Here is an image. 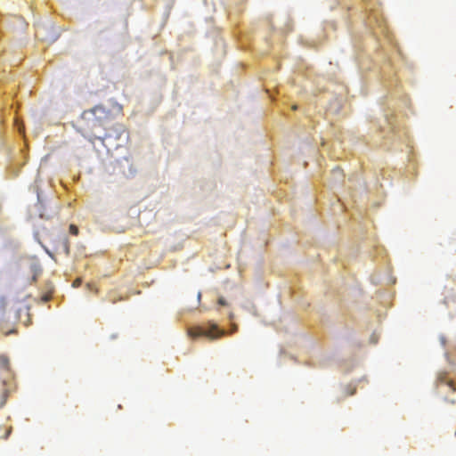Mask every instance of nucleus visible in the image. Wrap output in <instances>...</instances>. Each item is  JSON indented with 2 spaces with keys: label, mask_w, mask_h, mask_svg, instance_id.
<instances>
[{
  "label": "nucleus",
  "mask_w": 456,
  "mask_h": 456,
  "mask_svg": "<svg viewBox=\"0 0 456 456\" xmlns=\"http://www.w3.org/2000/svg\"><path fill=\"white\" fill-rule=\"evenodd\" d=\"M440 339H441L442 344L444 345V341H445L444 338V337H441V338H440Z\"/></svg>",
  "instance_id": "obj_17"
},
{
  "label": "nucleus",
  "mask_w": 456,
  "mask_h": 456,
  "mask_svg": "<svg viewBox=\"0 0 456 456\" xmlns=\"http://www.w3.org/2000/svg\"><path fill=\"white\" fill-rule=\"evenodd\" d=\"M81 118L86 122V126L93 132L101 127L98 120L96 119L94 107L83 111Z\"/></svg>",
  "instance_id": "obj_3"
},
{
  "label": "nucleus",
  "mask_w": 456,
  "mask_h": 456,
  "mask_svg": "<svg viewBox=\"0 0 456 456\" xmlns=\"http://www.w3.org/2000/svg\"><path fill=\"white\" fill-rule=\"evenodd\" d=\"M225 333V330L219 328L218 325L214 322H209L207 328L194 327L188 330V336L191 338L204 336L209 339H216L224 336Z\"/></svg>",
  "instance_id": "obj_2"
},
{
  "label": "nucleus",
  "mask_w": 456,
  "mask_h": 456,
  "mask_svg": "<svg viewBox=\"0 0 456 456\" xmlns=\"http://www.w3.org/2000/svg\"><path fill=\"white\" fill-rule=\"evenodd\" d=\"M69 229H70V232H71V233H73V234H75V235H76V234H77V232H78V228H77V226H75V225L71 224V225H70V227H69Z\"/></svg>",
  "instance_id": "obj_9"
},
{
  "label": "nucleus",
  "mask_w": 456,
  "mask_h": 456,
  "mask_svg": "<svg viewBox=\"0 0 456 456\" xmlns=\"http://www.w3.org/2000/svg\"><path fill=\"white\" fill-rule=\"evenodd\" d=\"M0 369H4L5 370H8L9 369V362L8 359L4 356H0Z\"/></svg>",
  "instance_id": "obj_7"
},
{
  "label": "nucleus",
  "mask_w": 456,
  "mask_h": 456,
  "mask_svg": "<svg viewBox=\"0 0 456 456\" xmlns=\"http://www.w3.org/2000/svg\"><path fill=\"white\" fill-rule=\"evenodd\" d=\"M114 128L117 131V133H118V134H121L122 132H124V126L120 124L115 125Z\"/></svg>",
  "instance_id": "obj_8"
},
{
  "label": "nucleus",
  "mask_w": 456,
  "mask_h": 456,
  "mask_svg": "<svg viewBox=\"0 0 456 456\" xmlns=\"http://www.w3.org/2000/svg\"><path fill=\"white\" fill-rule=\"evenodd\" d=\"M200 297H201V294H200V292H199V293H198V297H197V298H198V302H200Z\"/></svg>",
  "instance_id": "obj_16"
},
{
  "label": "nucleus",
  "mask_w": 456,
  "mask_h": 456,
  "mask_svg": "<svg viewBox=\"0 0 456 456\" xmlns=\"http://www.w3.org/2000/svg\"><path fill=\"white\" fill-rule=\"evenodd\" d=\"M39 216L43 219H50L51 218V215H47L45 214V212H40L39 213Z\"/></svg>",
  "instance_id": "obj_10"
},
{
  "label": "nucleus",
  "mask_w": 456,
  "mask_h": 456,
  "mask_svg": "<svg viewBox=\"0 0 456 456\" xmlns=\"http://www.w3.org/2000/svg\"><path fill=\"white\" fill-rule=\"evenodd\" d=\"M370 342H371L372 344L377 343V338H376V337H375L374 335H372V336H371V338H370Z\"/></svg>",
  "instance_id": "obj_14"
},
{
  "label": "nucleus",
  "mask_w": 456,
  "mask_h": 456,
  "mask_svg": "<svg viewBox=\"0 0 456 456\" xmlns=\"http://www.w3.org/2000/svg\"><path fill=\"white\" fill-rule=\"evenodd\" d=\"M19 314L18 312H17V313H15L14 319H17V314Z\"/></svg>",
  "instance_id": "obj_18"
},
{
  "label": "nucleus",
  "mask_w": 456,
  "mask_h": 456,
  "mask_svg": "<svg viewBox=\"0 0 456 456\" xmlns=\"http://www.w3.org/2000/svg\"><path fill=\"white\" fill-rule=\"evenodd\" d=\"M384 120L387 124L389 129H391V130L394 129V127H393L394 117L392 114H385Z\"/></svg>",
  "instance_id": "obj_6"
},
{
  "label": "nucleus",
  "mask_w": 456,
  "mask_h": 456,
  "mask_svg": "<svg viewBox=\"0 0 456 456\" xmlns=\"http://www.w3.org/2000/svg\"><path fill=\"white\" fill-rule=\"evenodd\" d=\"M6 305H7L6 299L4 297H0V322H7L11 321L10 315L5 311Z\"/></svg>",
  "instance_id": "obj_4"
},
{
  "label": "nucleus",
  "mask_w": 456,
  "mask_h": 456,
  "mask_svg": "<svg viewBox=\"0 0 456 456\" xmlns=\"http://www.w3.org/2000/svg\"><path fill=\"white\" fill-rule=\"evenodd\" d=\"M124 164L127 167V171L124 170L123 174L126 177L134 176L135 175V173H136V170L134 167V166L129 162V160L127 159H124Z\"/></svg>",
  "instance_id": "obj_5"
},
{
  "label": "nucleus",
  "mask_w": 456,
  "mask_h": 456,
  "mask_svg": "<svg viewBox=\"0 0 456 456\" xmlns=\"http://www.w3.org/2000/svg\"><path fill=\"white\" fill-rule=\"evenodd\" d=\"M110 103L111 109H107L102 104L94 106L96 119L98 120L101 127L104 126L108 121L115 118L122 112L123 108L119 103L114 101H110Z\"/></svg>",
  "instance_id": "obj_1"
},
{
  "label": "nucleus",
  "mask_w": 456,
  "mask_h": 456,
  "mask_svg": "<svg viewBox=\"0 0 456 456\" xmlns=\"http://www.w3.org/2000/svg\"><path fill=\"white\" fill-rule=\"evenodd\" d=\"M218 304H219L220 305H222V306H224V305H226V301L224 300V298L220 297V298L218 299Z\"/></svg>",
  "instance_id": "obj_12"
},
{
  "label": "nucleus",
  "mask_w": 456,
  "mask_h": 456,
  "mask_svg": "<svg viewBox=\"0 0 456 456\" xmlns=\"http://www.w3.org/2000/svg\"><path fill=\"white\" fill-rule=\"evenodd\" d=\"M235 330H237V326L234 324L232 327V332H234Z\"/></svg>",
  "instance_id": "obj_15"
},
{
  "label": "nucleus",
  "mask_w": 456,
  "mask_h": 456,
  "mask_svg": "<svg viewBox=\"0 0 456 456\" xmlns=\"http://www.w3.org/2000/svg\"><path fill=\"white\" fill-rule=\"evenodd\" d=\"M6 395H3L2 400L0 402V407H2L5 403Z\"/></svg>",
  "instance_id": "obj_13"
},
{
  "label": "nucleus",
  "mask_w": 456,
  "mask_h": 456,
  "mask_svg": "<svg viewBox=\"0 0 456 456\" xmlns=\"http://www.w3.org/2000/svg\"><path fill=\"white\" fill-rule=\"evenodd\" d=\"M95 135V138L101 142H103L105 137L107 136V134H105L104 135H97V134H94Z\"/></svg>",
  "instance_id": "obj_11"
}]
</instances>
